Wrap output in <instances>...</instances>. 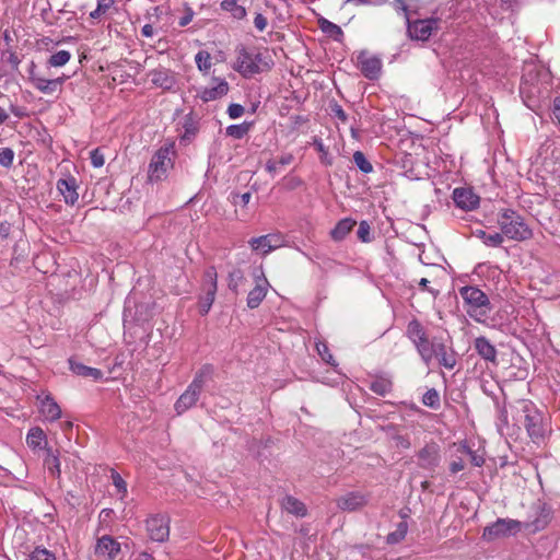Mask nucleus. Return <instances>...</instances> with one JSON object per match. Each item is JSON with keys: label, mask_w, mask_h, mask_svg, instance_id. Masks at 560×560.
<instances>
[{"label": "nucleus", "mask_w": 560, "mask_h": 560, "mask_svg": "<svg viewBox=\"0 0 560 560\" xmlns=\"http://www.w3.org/2000/svg\"><path fill=\"white\" fill-rule=\"evenodd\" d=\"M474 235L476 237L480 238L485 245L490 246V247H499L504 242V237H503L502 233H498V232H495L493 234H488L483 230L478 229L474 232Z\"/></svg>", "instance_id": "nucleus-34"}, {"label": "nucleus", "mask_w": 560, "mask_h": 560, "mask_svg": "<svg viewBox=\"0 0 560 560\" xmlns=\"http://www.w3.org/2000/svg\"><path fill=\"white\" fill-rule=\"evenodd\" d=\"M119 551L120 544L108 535H104L98 538L95 546V553L97 556L107 557L109 560L115 559Z\"/></svg>", "instance_id": "nucleus-22"}, {"label": "nucleus", "mask_w": 560, "mask_h": 560, "mask_svg": "<svg viewBox=\"0 0 560 560\" xmlns=\"http://www.w3.org/2000/svg\"><path fill=\"white\" fill-rule=\"evenodd\" d=\"M465 468V463L462 458L455 459L450 464V471L452 474H457L458 471Z\"/></svg>", "instance_id": "nucleus-58"}, {"label": "nucleus", "mask_w": 560, "mask_h": 560, "mask_svg": "<svg viewBox=\"0 0 560 560\" xmlns=\"http://www.w3.org/2000/svg\"><path fill=\"white\" fill-rule=\"evenodd\" d=\"M313 145L320 153V161L325 165L332 164V158L329 155L327 148L324 145L322 139L314 138Z\"/></svg>", "instance_id": "nucleus-45"}, {"label": "nucleus", "mask_w": 560, "mask_h": 560, "mask_svg": "<svg viewBox=\"0 0 560 560\" xmlns=\"http://www.w3.org/2000/svg\"><path fill=\"white\" fill-rule=\"evenodd\" d=\"M548 79L549 74L533 63L526 65L524 67L520 85V93L528 107L548 95Z\"/></svg>", "instance_id": "nucleus-2"}, {"label": "nucleus", "mask_w": 560, "mask_h": 560, "mask_svg": "<svg viewBox=\"0 0 560 560\" xmlns=\"http://www.w3.org/2000/svg\"><path fill=\"white\" fill-rule=\"evenodd\" d=\"M316 349H317V352L323 361H325L326 363L334 365V366L337 365V363L326 343H322V342L317 343Z\"/></svg>", "instance_id": "nucleus-51"}, {"label": "nucleus", "mask_w": 560, "mask_h": 560, "mask_svg": "<svg viewBox=\"0 0 560 560\" xmlns=\"http://www.w3.org/2000/svg\"><path fill=\"white\" fill-rule=\"evenodd\" d=\"M369 503V495L361 491H350L336 499L338 509L346 512H354Z\"/></svg>", "instance_id": "nucleus-16"}, {"label": "nucleus", "mask_w": 560, "mask_h": 560, "mask_svg": "<svg viewBox=\"0 0 560 560\" xmlns=\"http://www.w3.org/2000/svg\"><path fill=\"white\" fill-rule=\"evenodd\" d=\"M221 9L230 12L233 18L242 20L246 16V9L237 3V0H223L221 2Z\"/></svg>", "instance_id": "nucleus-36"}, {"label": "nucleus", "mask_w": 560, "mask_h": 560, "mask_svg": "<svg viewBox=\"0 0 560 560\" xmlns=\"http://www.w3.org/2000/svg\"><path fill=\"white\" fill-rule=\"evenodd\" d=\"M268 280L264 277H257L256 285L248 292L246 302L250 310L257 308L267 295Z\"/></svg>", "instance_id": "nucleus-21"}, {"label": "nucleus", "mask_w": 560, "mask_h": 560, "mask_svg": "<svg viewBox=\"0 0 560 560\" xmlns=\"http://www.w3.org/2000/svg\"><path fill=\"white\" fill-rule=\"evenodd\" d=\"M39 411L48 421H56L61 416V409L50 394H46L40 400Z\"/></svg>", "instance_id": "nucleus-26"}, {"label": "nucleus", "mask_w": 560, "mask_h": 560, "mask_svg": "<svg viewBox=\"0 0 560 560\" xmlns=\"http://www.w3.org/2000/svg\"><path fill=\"white\" fill-rule=\"evenodd\" d=\"M113 4L114 0H97L96 9L90 12L91 19H100L113 7Z\"/></svg>", "instance_id": "nucleus-44"}, {"label": "nucleus", "mask_w": 560, "mask_h": 560, "mask_svg": "<svg viewBox=\"0 0 560 560\" xmlns=\"http://www.w3.org/2000/svg\"><path fill=\"white\" fill-rule=\"evenodd\" d=\"M357 222L350 218L340 220L336 226L330 231V236L334 241H342L353 229Z\"/></svg>", "instance_id": "nucleus-31"}, {"label": "nucleus", "mask_w": 560, "mask_h": 560, "mask_svg": "<svg viewBox=\"0 0 560 560\" xmlns=\"http://www.w3.org/2000/svg\"><path fill=\"white\" fill-rule=\"evenodd\" d=\"M71 58V54L68 50H59L52 54L47 63L50 67H62L65 66Z\"/></svg>", "instance_id": "nucleus-40"}, {"label": "nucleus", "mask_w": 560, "mask_h": 560, "mask_svg": "<svg viewBox=\"0 0 560 560\" xmlns=\"http://www.w3.org/2000/svg\"><path fill=\"white\" fill-rule=\"evenodd\" d=\"M235 55L233 69L243 78H252L268 71L272 67L271 59L256 48H246L244 45H238L235 48Z\"/></svg>", "instance_id": "nucleus-3"}, {"label": "nucleus", "mask_w": 560, "mask_h": 560, "mask_svg": "<svg viewBox=\"0 0 560 560\" xmlns=\"http://www.w3.org/2000/svg\"><path fill=\"white\" fill-rule=\"evenodd\" d=\"M68 79V77H59L57 79H45L34 74L33 71L30 72V81L39 92L44 94H54L57 90L61 88L63 82Z\"/></svg>", "instance_id": "nucleus-18"}, {"label": "nucleus", "mask_w": 560, "mask_h": 560, "mask_svg": "<svg viewBox=\"0 0 560 560\" xmlns=\"http://www.w3.org/2000/svg\"><path fill=\"white\" fill-rule=\"evenodd\" d=\"M250 198H252L250 192L235 194V195H233V203L247 206L248 202L250 201Z\"/></svg>", "instance_id": "nucleus-57"}, {"label": "nucleus", "mask_w": 560, "mask_h": 560, "mask_svg": "<svg viewBox=\"0 0 560 560\" xmlns=\"http://www.w3.org/2000/svg\"><path fill=\"white\" fill-rule=\"evenodd\" d=\"M292 153L282 154L278 160L270 159L266 162L265 168L270 175H275L280 166L289 165L293 162Z\"/></svg>", "instance_id": "nucleus-35"}, {"label": "nucleus", "mask_w": 560, "mask_h": 560, "mask_svg": "<svg viewBox=\"0 0 560 560\" xmlns=\"http://www.w3.org/2000/svg\"><path fill=\"white\" fill-rule=\"evenodd\" d=\"M394 4H395V8H396L397 10H401V11H404V12H406V11H407V5H406V3L404 2V0H395Z\"/></svg>", "instance_id": "nucleus-64"}, {"label": "nucleus", "mask_w": 560, "mask_h": 560, "mask_svg": "<svg viewBox=\"0 0 560 560\" xmlns=\"http://www.w3.org/2000/svg\"><path fill=\"white\" fill-rule=\"evenodd\" d=\"M281 508L298 517H304L307 514L305 504L292 495H285L282 499Z\"/></svg>", "instance_id": "nucleus-29"}, {"label": "nucleus", "mask_w": 560, "mask_h": 560, "mask_svg": "<svg viewBox=\"0 0 560 560\" xmlns=\"http://www.w3.org/2000/svg\"><path fill=\"white\" fill-rule=\"evenodd\" d=\"M228 114L232 119L240 118L244 114V107L241 104H231L228 107Z\"/></svg>", "instance_id": "nucleus-54"}, {"label": "nucleus", "mask_w": 560, "mask_h": 560, "mask_svg": "<svg viewBox=\"0 0 560 560\" xmlns=\"http://www.w3.org/2000/svg\"><path fill=\"white\" fill-rule=\"evenodd\" d=\"M358 238L363 243L372 241L371 226L368 221H361L357 231Z\"/></svg>", "instance_id": "nucleus-46"}, {"label": "nucleus", "mask_w": 560, "mask_h": 560, "mask_svg": "<svg viewBox=\"0 0 560 560\" xmlns=\"http://www.w3.org/2000/svg\"><path fill=\"white\" fill-rule=\"evenodd\" d=\"M455 205L463 210H474L479 205V197L469 188H455L453 191Z\"/></svg>", "instance_id": "nucleus-19"}, {"label": "nucleus", "mask_w": 560, "mask_h": 560, "mask_svg": "<svg viewBox=\"0 0 560 560\" xmlns=\"http://www.w3.org/2000/svg\"><path fill=\"white\" fill-rule=\"evenodd\" d=\"M407 32L411 39L416 40H428L433 32L439 30L440 19L430 18L424 20L409 21L407 19Z\"/></svg>", "instance_id": "nucleus-11"}, {"label": "nucleus", "mask_w": 560, "mask_h": 560, "mask_svg": "<svg viewBox=\"0 0 560 560\" xmlns=\"http://www.w3.org/2000/svg\"><path fill=\"white\" fill-rule=\"evenodd\" d=\"M213 82L215 85L206 88L201 92L200 97L203 102L215 101L228 94L229 83L224 79L213 78Z\"/></svg>", "instance_id": "nucleus-25"}, {"label": "nucleus", "mask_w": 560, "mask_h": 560, "mask_svg": "<svg viewBox=\"0 0 560 560\" xmlns=\"http://www.w3.org/2000/svg\"><path fill=\"white\" fill-rule=\"evenodd\" d=\"M112 479H113V483L117 490V493L120 495V498H125L126 494H127V483L126 481L122 479V477L116 472V471H113L112 472Z\"/></svg>", "instance_id": "nucleus-50"}, {"label": "nucleus", "mask_w": 560, "mask_h": 560, "mask_svg": "<svg viewBox=\"0 0 560 560\" xmlns=\"http://www.w3.org/2000/svg\"><path fill=\"white\" fill-rule=\"evenodd\" d=\"M353 162L357 165V167L365 174L371 173L373 171L372 164L368 161L364 153L361 151H355L353 153Z\"/></svg>", "instance_id": "nucleus-41"}, {"label": "nucleus", "mask_w": 560, "mask_h": 560, "mask_svg": "<svg viewBox=\"0 0 560 560\" xmlns=\"http://www.w3.org/2000/svg\"><path fill=\"white\" fill-rule=\"evenodd\" d=\"M153 26L151 24H145L143 25L142 30H141V34L144 36V37H151L153 36Z\"/></svg>", "instance_id": "nucleus-63"}, {"label": "nucleus", "mask_w": 560, "mask_h": 560, "mask_svg": "<svg viewBox=\"0 0 560 560\" xmlns=\"http://www.w3.org/2000/svg\"><path fill=\"white\" fill-rule=\"evenodd\" d=\"M28 560H56V557L46 548L36 547L30 555Z\"/></svg>", "instance_id": "nucleus-48"}, {"label": "nucleus", "mask_w": 560, "mask_h": 560, "mask_svg": "<svg viewBox=\"0 0 560 560\" xmlns=\"http://www.w3.org/2000/svg\"><path fill=\"white\" fill-rule=\"evenodd\" d=\"M150 77L152 84L163 90H172L176 84L175 73L170 69H155L151 71Z\"/></svg>", "instance_id": "nucleus-23"}, {"label": "nucleus", "mask_w": 560, "mask_h": 560, "mask_svg": "<svg viewBox=\"0 0 560 560\" xmlns=\"http://www.w3.org/2000/svg\"><path fill=\"white\" fill-rule=\"evenodd\" d=\"M57 189L67 205L73 206L79 199L78 184L74 177L68 176L57 182Z\"/></svg>", "instance_id": "nucleus-20"}, {"label": "nucleus", "mask_w": 560, "mask_h": 560, "mask_svg": "<svg viewBox=\"0 0 560 560\" xmlns=\"http://www.w3.org/2000/svg\"><path fill=\"white\" fill-rule=\"evenodd\" d=\"M422 404L432 409L440 408V394L435 388L428 389L422 397Z\"/></svg>", "instance_id": "nucleus-39"}, {"label": "nucleus", "mask_w": 560, "mask_h": 560, "mask_svg": "<svg viewBox=\"0 0 560 560\" xmlns=\"http://www.w3.org/2000/svg\"><path fill=\"white\" fill-rule=\"evenodd\" d=\"M408 532V524L406 521H401L397 524L396 529L386 536V542L389 545H396L405 539Z\"/></svg>", "instance_id": "nucleus-37"}, {"label": "nucleus", "mask_w": 560, "mask_h": 560, "mask_svg": "<svg viewBox=\"0 0 560 560\" xmlns=\"http://www.w3.org/2000/svg\"><path fill=\"white\" fill-rule=\"evenodd\" d=\"M147 530L152 540L164 541L168 538L170 527L166 517L155 515L147 520Z\"/></svg>", "instance_id": "nucleus-17"}, {"label": "nucleus", "mask_w": 560, "mask_h": 560, "mask_svg": "<svg viewBox=\"0 0 560 560\" xmlns=\"http://www.w3.org/2000/svg\"><path fill=\"white\" fill-rule=\"evenodd\" d=\"M553 116L560 124V97H557L553 103Z\"/></svg>", "instance_id": "nucleus-61"}, {"label": "nucleus", "mask_w": 560, "mask_h": 560, "mask_svg": "<svg viewBox=\"0 0 560 560\" xmlns=\"http://www.w3.org/2000/svg\"><path fill=\"white\" fill-rule=\"evenodd\" d=\"M218 291V272L214 266L208 267L202 276L201 294L199 296V313L207 315L215 300Z\"/></svg>", "instance_id": "nucleus-9"}, {"label": "nucleus", "mask_w": 560, "mask_h": 560, "mask_svg": "<svg viewBox=\"0 0 560 560\" xmlns=\"http://www.w3.org/2000/svg\"><path fill=\"white\" fill-rule=\"evenodd\" d=\"M175 158V143L173 141L164 143L152 155L148 166V180L154 183L165 179L174 166Z\"/></svg>", "instance_id": "nucleus-8"}, {"label": "nucleus", "mask_w": 560, "mask_h": 560, "mask_svg": "<svg viewBox=\"0 0 560 560\" xmlns=\"http://www.w3.org/2000/svg\"><path fill=\"white\" fill-rule=\"evenodd\" d=\"M370 389L380 396H386L393 390V382L386 376H376L370 383Z\"/></svg>", "instance_id": "nucleus-32"}, {"label": "nucleus", "mask_w": 560, "mask_h": 560, "mask_svg": "<svg viewBox=\"0 0 560 560\" xmlns=\"http://www.w3.org/2000/svg\"><path fill=\"white\" fill-rule=\"evenodd\" d=\"M44 466L48 469L49 474L60 479L61 469H60V459L58 451H54L51 447L46 448V456L44 458Z\"/></svg>", "instance_id": "nucleus-30"}, {"label": "nucleus", "mask_w": 560, "mask_h": 560, "mask_svg": "<svg viewBox=\"0 0 560 560\" xmlns=\"http://www.w3.org/2000/svg\"><path fill=\"white\" fill-rule=\"evenodd\" d=\"M331 114L334 115V117H336L338 120H340L343 124H346L348 120V116H347L346 112L337 103L331 105Z\"/></svg>", "instance_id": "nucleus-53"}, {"label": "nucleus", "mask_w": 560, "mask_h": 560, "mask_svg": "<svg viewBox=\"0 0 560 560\" xmlns=\"http://www.w3.org/2000/svg\"><path fill=\"white\" fill-rule=\"evenodd\" d=\"M497 223L500 226L503 237L522 242L529 240L533 232L525 219L512 209H504L498 214Z\"/></svg>", "instance_id": "nucleus-7"}, {"label": "nucleus", "mask_w": 560, "mask_h": 560, "mask_svg": "<svg viewBox=\"0 0 560 560\" xmlns=\"http://www.w3.org/2000/svg\"><path fill=\"white\" fill-rule=\"evenodd\" d=\"M192 18H194V12L191 11V9H187L185 15H183L179 19L178 25L180 27L188 25L191 22Z\"/></svg>", "instance_id": "nucleus-59"}, {"label": "nucleus", "mask_w": 560, "mask_h": 560, "mask_svg": "<svg viewBox=\"0 0 560 560\" xmlns=\"http://www.w3.org/2000/svg\"><path fill=\"white\" fill-rule=\"evenodd\" d=\"M357 67L366 79L377 80L382 72V60L368 51H360L357 56Z\"/></svg>", "instance_id": "nucleus-14"}, {"label": "nucleus", "mask_w": 560, "mask_h": 560, "mask_svg": "<svg viewBox=\"0 0 560 560\" xmlns=\"http://www.w3.org/2000/svg\"><path fill=\"white\" fill-rule=\"evenodd\" d=\"M459 294L468 316L477 323H486L492 311L488 295L479 288L472 285L460 288Z\"/></svg>", "instance_id": "nucleus-5"}, {"label": "nucleus", "mask_w": 560, "mask_h": 560, "mask_svg": "<svg viewBox=\"0 0 560 560\" xmlns=\"http://www.w3.org/2000/svg\"><path fill=\"white\" fill-rule=\"evenodd\" d=\"M244 273L241 269H233L228 276V287L231 291L237 293L238 287L244 281Z\"/></svg>", "instance_id": "nucleus-38"}, {"label": "nucleus", "mask_w": 560, "mask_h": 560, "mask_svg": "<svg viewBox=\"0 0 560 560\" xmlns=\"http://www.w3.org/2000/svg\"><path fill=\"white\" fill-rule=\"evenodd\" d=\"M475 350L485 360L494 362L497 359V349L490 340L483 336L477 337L474 342Z\"/></svg>", "instance_id": "nucleus-27"}, {"label": "nucleus", "mask_w": 560, "mask_h": 560, "mask_svg": "<svg viewBox=\"0 0 560 560\" xmlns=\"http://www.w3.org/2000/svg\"><path fill=\"white\" fill-rule=\"evenodd\" d=\"M320 28L323 32H325L334 37L342 36V34H343L340 26H338L337 24H335L328 20H323L320 22Z\"/></svg>", "instance_id": "nucleus-49"}, {"label": "nucleus", "mask_w": 560, "mask_h": 560, "mask_svg": "<svg viewBox=\"0 0 560 560\" xmlns=\"http://www.w3.org/2000/svg\"><path fill=\"white\" fill-rule=\"evenodd\" d=\"M70 370L82 377H91L94 381L103 378V372L100 369L84 365L83 363L77 362L72 359L69 360Z\"/></svg>", "instance_id": "nucleus-28"}, {"label": "nucleus", "mask_w": 560, "mask_h": 560, "mask_svg": "<svg viewBox=\"0 0 560 560\" xmlns=\"http://www.w3.org/2000/svg\"><path fill=\"white\" fill-rule=\"evenodd\" d=\"M428 284H429V280H428L427 278H422V279L419 281V287H420V289H421V290H423V291H429V292H430V293H432L434 296H436V295H438V293H439V291L433 290V289H430V288L428 287Z\"/></svg>", "instance_id": "nucleus-60"}, {"label": "nucleus", "mask_w": 560, "mask_h": 560, "mask_svg": "<svg viewBox=\"0 0 560 560\" xmlns=\"http://www.w3.org/2000/svg\"><path fill=\"white\" fill-rule=\"evenodd\" d=\"M463 450L465 453H467L469 456H470V459H471V463L477 466V467H480L483 465L485 463V459L483 457L477 455L474 451H471L468 446L464 445L463 446Z\"/></svg>", "instance_id": "nucleus-56"}, {"label": "nucleus", "mask_w": 560, "mask_h": 560, "mask_svg": "<svg viewBox=\"0 0 560 560\" xmlns=\"http://www.w3.org/2000/svg\"><path fill=\"white\" fill-rule=\"evenodd\" d=\"M250 124L231 125L226 128V135L234 139H242L249 131Z\"/></svg>", "instance_id": "nucleus-42"}, {"label": "nucleus", "mask_w": 560, "mask_h": 560, "mask_svg": "<svg viewBox=\"0 0 560 560\" xmlns=\"http://www.w3.org/2000/svg\"><path fill=\"white\" fill-rule=\"evenodd\" d=\"M214 368L211 364H205L199 369L192 382L188 385L186 390L179 396L174 405L177 415L186 412L197 404L206 383L212 380Z\"/></svg>", "instance_id": "nucleus-6"}, {"label": "nucleus", "mask_w": 560, "mask_h": 560, "mask_svg": "<svg viewBox=\"0 0 560 560\" xmlns=\"http://www.w3.org/2000/svg\"><path fill=\"white\" fill-rule=\"evenodd\" d=\"M418 466L428 471H435L441 464L440 446L435 442L427 443L417 453Z\"/></svg>", "instance_id": "nucleus-13"}, {"label": "nucleus", "mask_w": 560, "mask_h": 560, "mask_svg": "<svg viewBox=\"0 0 560 560\" xmlns=\"http://www.w3.org/2000/svg\"><path fill=\"white\" fill-rule=\"evenodd\" d=\"M254 25L257 31L264 32L268 25V20L261 13H256V15L254 18Z\"/></svg>", "instance_id": "nucleus-55"}, {"label": "nucleus", "mask_w": 560, "mask_h": 560, "mask_svg": "<svg viewBox=\"0 0 560 560\" xmlns=\"http://www.w3.org/2000/svg\"><path fill=\"white\" fill-rule=\"evenodd\" d=\"M406 334L427 366L433 359H436L439 365L447 370H453L457 365V352L453 347L447 346L442 338L429 339L424 327L418 319L408 323Z\"/></svg>", "instance_id": "nucleus-1"}, {"label": "nucleus", "mask_w": 560, "mask_h": 560, "mask_svg": "<svg viewBox=\"0 0 560 560\" xmlns=\"http://www.w3.org/2000/svg\"><path fill=\"white\" fill-rule=\"evenodd\" d=\"M14 155L11 148H0V165L10 168L13 165Z\"/></svg>", "instance_id": "nucleus-47"}, {"label": "nucleus", "mask_w": 560, "mask_h": 560, "mask_svg": "<svg viewBox=\"0 0 560 560\" xmlns=\"http://www.w3.org/2000/svg\"><path fill=\"white\" fill-rule=\"evenodd\" d=\"M248 244L254 252L266 256L272 250L282 247L284 245V237L280 233H270L253 237L248 241Z\"/></svg>", "instance_id": "nucleus-12"}, {"label": "nucleus", "mask_w": 560, "mask_h": 560, "mask_svg": "<svg viewBox=\"0 0 560 560\" xmlns=\"http://www.w3.org/2000/svg\"><path fill=\"white\" fill-rule=\"evenodd\" d=\"M198 69L202 72H208L211 68V56L206 50H200L195 57Z\"/></svg>", "instance_id": "nucleus-43"}, {"label": "nucleus", "mask_w": 560, "mask_h": 560, "mask_svg": "<svg viewBox=\"0 0 560 560\" xmlns=\"http://www.w3.org/2000/svg\"><path fill=\"white\" fill-rule=\"evenodd\" d=\"M183 128L184 133L180 136L179 142L184 145H187L199 132V118L192 113H189L184 118Z\"/></svg>", "instance_id": "nucleus-24"}, {"label": "nucleus", "mask_w": 560, "mask_h": 560, "mask_svg": "<svg viewBox=\"0 0 560 560\" xmlns=\"http://www.w3.org/2000/svg\"><path fill=\"white\" fill-rule=\"evenodd\" d=\"M8 62H9L10 65H12V67H13L14 69H16V68H18V66H19V63H20V59H19V57H18V55H16V54H14V52H10V55H9V57H8Z\"/></svg>", "instance_id": "nucleus-62"}, {"label": "nucleus", "mask_w": 560, "mask_h": 560, "mask_svg": "<svg viewBox=\"0 0 560 560\" xmlns=\"http://www.w3.org/2000/svg\"><path fill=\"white\" fill-rule=\"evenodd\" d=\"M534 510L535 515L533 520L522 522V529L532 534L545 529L551 521V510L546 504L539 503L534 508Z\"/></svg>", "instance_id": "nucleus-15"}, {"label": "nucleus", "mask_w": 560, "mask_h": 560, "mask_svg": "<svg viewBox=\"0 0 560 560\" xmlns=\"http://www.w3.org/2000/svg\"><path fill=\"white\" fill-rule=\"evenodd\" d=\"M26 443L33 450L42 448L47 443L45 432L39 427L32 428L26 435Z\"/></svg>", "instance_id": "nucleus-33"}, {"label": "nucleus", "mask_w": 560, "mask_h": 560, "mask_svg": "<svg viewBox=\"0 0 560 560\" xmlns=\"http://www.w3.org/2000/svg\"><path fill=\"white\" fill-rule=\"evenodd\" d=\"M91 163L94 167H102L105 163L104 154L100 149H94L90 154Z\"/></svg>", "instance_id": "nucleus-52"}, {"label": "nucleus", "mask_w": 560, "mask_h": 560, "mask_svg": "<svg viewBox=\"0 0 560 560\" xmlns=\"http://www.w3.org/2000/svg\"><path fill=\"white\" fill-rule=\"evenodd\" d=\"M517 419L526 429L528 436L534 443L540 444L545 441L548 432V423L540 410L530 400H520Z\"/></svg>", "instance_id": "nucleus-4"}, {"label": "nucleus", "mask_w": 560, "mask_h": 560, "mask_svg": "<svg viewBox=\"0 0 560 560\" xmlns=\"http://www.w3.org/2000/svg\"><path fill=\"white\" fill-rule=\"evenodd\" d=\"M523 524L512 518H498L494 523L485 527L482 538L486 540H494L502 537L515 535L522 530Z\"/></svg>", "instance_id": "nucleus-10"}]
</instances>
